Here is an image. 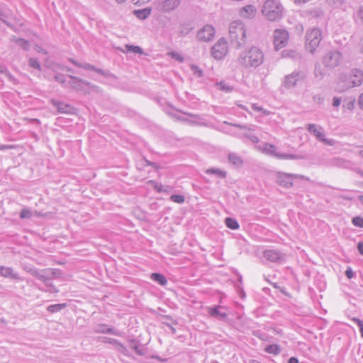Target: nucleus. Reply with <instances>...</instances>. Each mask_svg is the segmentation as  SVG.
<instances>
[{"label":"nucleus","instance_id":"1","mask_svg":"<svg viewBox=\"0 0 363 363\" xmlns=\"http://www.w3.org/2000/svg\"><path fill=\"white\" fill-rule=\"evenodd\" d=\"M263 60L264 55L262 50L257 47H252L249 50L240 53L238 62L244 68L257 67L263 62Z\"/></svg>","mask_w":363,"mask_h":363},{"label":"nucleus","instance_id":"2","mask_svg":"<svg viewBox=\"0 0 363 363\" xmlns=\"http://www.w3.org/2000/svg\"><path fill=\"white\" fill-rule=\"evenodd\" d=\"M229 35L231 43L240 48L246 43V29L242 22L234 21L229 26Z\"/></svg>","mask_w":363,"mask_h":363},{"label":"nucleus","instance_id":"3","mask_svg":"<svg viewBox=\"0 0 363 363\" xmlns=\"http://www.w3.org/2000/svg\"><path fill=\"white\" fill-rule=\"evenodd\" d=\"M261 12L267 20L274 21L281 18L283 7L278 0H266Z\"/></svg>","mask_w":363,"mask_h":363},{"label":"nucleus","instance_id":"4","mask_svg":"<svg viewBox=\"0 0 363 363\" xmlns=\"http://www.w3.org/2000/svg\"><path fill=\"white\" fill-rule=\"evenodd\" d=\"M322 40V31L320 28H313L308 30L306 35V48L313 54Z\"/></svg>","mask_w":363,"mask_h":363},{"label":"nucleus","instance_id":"5","mask_svg":"<svg viewBox=\"0 0 363 363\" xmlns=\"http://www.w3.org/2000/svg\"><path fill=\"white\" fill-rule=\"evenodd\" d=\"M295 179L308 180L306 177L301 174H289L282 172H276V182L279 186L286 189H289L293 186V180Z\"/></svg>","mask_w":363,"mask_h":363},{"label":"nucleus","instance_id":"6","mask_svg":"<svg viewBox=\"0 0 363 363\" xmlns=\"http://www.w3.org/2000/svg\"><path fill=\"white\" fill-rule=\"evenodd\" d=\"M307 74L303 70H294L292 73L286 75L282 80V86L286 89L294 87L298 82L306 79Z\"/></svg>","mask_w":363,"mask_h":363},{"label":"nucleus","instance_id":"7","mask_svg":"<svg viewBox=\"0 0 363 363\" xmlns=\"http://www.w3.org/2000/svg\"><path fill=\"white\" fill-rule=\"evenodd\" d=\"M306 129L311 134H313L316 138V139L320 142H322L324 144L330 146H333L335 144V140L328 139L325 137V135L323 131V128L321 126L313 123H309L307 125Z\"/></svg>","mask_w":363,"mask_h":363},{"label":"nucleus","instance_id":"8","mask_svg":"<svg viewBox=\"0 0 363 363\" xmlns=\"http://www.w3.org/2000/svg\"><path fill=\"white\" fill-rule=\"evenodd\" d=\"M181 0H157L155 9L162 13H170L177 9Z\"/></svg>","mask_w":363,"mask_h":363},{"label":"nucleus","instance_id":"9","mask_svg":"<svg viewBox=\"0 0 363 363\" xmlns=\"http://www.w3.org/2000/svg\"><path fill=\"white\" fill-rule=\"evenodd\" d=\"M69 77L71 79V81H69L67 84L70 87H72V89H74L75 90H77V91L83 90L84 86H86L89 88L92 89L95 91H99V87L98 86H96V85H94L86 80H84L81 78H79V77H74L72 75H69Z\"/></svg>","mask_w":363,"mask_h":363},{"label":"nucleus","instance_id":"10","mask_svg":"<svg viewBox=\"0 0 363 363\" xmlns=\"http://www.w3.org/2000/svg\"><path fill=\"white\" fill-rule=\"evenodd\" d=\"M342 59L339 51L332 50L327 52L323 58V63L325 67L333 68L337 67Z\"/></svg>","mask_w":363,"mask_h":363},{"label":"nucleus","instance_id":"11","mask_svg":"<svg viewBox=\"0 0 363 363\" xmlns=\"http://www.w3.org/2000/svg\"><path fill=\"white\" fill-rule=\"evenodd\" d=\"M227 52V42L223 38L219 39L211 48V55L217 60L223 58Z\"/></svg>","mask_w":363,"mask_h":363},{"label":"nucleus","instance_id":"12","mask_svg":"<svg viewBox=\"0 0 363 363\" xmlns=\"http://www.w3.org/2000/svg\"><path fill=\"white\" fill-rule=\"evenodd\" d=\"M274 45L277 50L284 47L289 39L288 32L285 30L277 29L274 33Z\"/></svg>","mask_w":363,"mask_h":363},{"label":"nucleus","instance_id":"13","mask_svg":"<svg viewBox=\"0 0 363 363\" xmlns=\"http://www.w3.org/2000/svg\"><path fill=\"white\" fill-rule=\"evenodd\" d=\"M215 35L214 28L211 25H206L197 33L198 40L203 42L211 41Z\"/></svg>","mask_w":363,"mask_h":363},{"label":"nucleus","instance_id":"14","mask_svg":"<svg viewBox=\"0 0 363 363\" xmlns=\"http://www.w3.org/2000/svg\"><path fill=\"white\" fill-rule=\"evenodd\" d=\"M263 257L269 262H277L284 258V254L279 250H266L263 252Z\"/></svg>","mask_w":363,"mask_h":363},{"label":"nucleus","instance_id":"15","mask_svg":"<svg viewBox=\"0 0 363 363\" xmlns=\"http://www.w3.org/2000/svg\"><path fill=\"white\" fill-rule=\"evenodd\" d=\"M25 269L32 276L36 277L38 280L43 283H48V277L46 274V269H38L33 267H26Z\"/></svg>","mask_w":363,"mask_h":363},{"label":"nucleus","instance_id":"16","mask_svg":"<svg viewBox=\"0 0 363 363\" xmlns=\"http://www.w3.org/2000/svg\"><path fill=\"white\" fill-rule=\"evenodd\" d=\"M349 80L352 86H360L363 82V72L358 69H352Z\"/></svg>","mask_w":363,"mask_h":363},{"label":"nucleus","instance_id":"17","mask_svg":"<svg viewBox=\"0 0 363 363\" xmlns=\"http://www.w3.org/2000/svg\"><path fill=\"white\" fill-rule=\"evenodd\" d=\"M50 102L60 113H72L74 111V108L72 106L63 102H60L55 99H52Z\"/></svg>","mask_w":363,"mask_h":363},{"label":"nucleus","instance_id":"18","mask_svg":"<svg viewBox=\"0 0 363 363\" xmlns=\"http://www.w3.org/2000/svg\"><path fill=\"white\" fill-rule=\"evenodd\" d=\"M94 331L96 333H108L116 336L121 335V333L118 330L114 329L113 328L108 327L106 324H99L96 325L94 328Z\"/></svg>","mask_w":363,"mask_h":363},{"label":"nucleus","instance_id":"19","mask_svg":"<svg viewBox=\"0 0 363 363\" xmlns=\"http://www.w3.org/2000/svg\"><path fill=\"white\" fill-rule=\"evenodd\" d=\"M220 308H223L221 306H216L214 307H208V312L212 316L220 320H223L227 318V313L222 312L220 311Z\"/></svg>","mask_w":363,"mask_h":363},{"label":"nucleus","instance_id":"20","mask_svg":"<svg viewBox=\"0 0 363 363\" xmlns=\"http://www.w3.org/2000/svg\"><path fill=\"white\" fill-rule=\"evenodd\" d=\"M0 277L18 280L20 277L11 267L0 266Z\"/></svg>","mask_w":363,"mask_h":363},{"label":"nucleus","instance_id":"21","mask_svg":"<svg viewBox=\"0 0 363 363\" xmlns=\"http://www.w3.org/2000/svg\"><path fill=\"white\" fill-rule=\"evenodd\" d=\"M129 347L133 349L137 354L142 356L145 354V350L140 345L139 342L135 340H130L128 341Z\"/></svg>","mask_w":363,"mask_h":363},{"label":"nucleus","instance_id":"22","mask_svg":"<svg viewBox=\"0 0 363 363\" xmlns=\"http://www.w3.org/2000/svg\"><path fill=\"white\" fill-rule=\"evenodd\" d=\"M264 152L271 156H274L279 159V155H281V153H279L277 152V148L274 145L266 143L264 149Z\"/></svg>","mask_w":363,"mask_h":363},{"label":"nucleus","instance_id":"23","mask_svg":"<svg viewBox=\"0 0 363 363\" xmlns=\"http://www.w3.org/2000/svg\"><path fill=\"white\" fill-rule=\"evenodd\" d=\"M46 275L48 277V281L57 279L62 276V272L57 269H46Z\"/></svg>","mask_w":363,"mask_h":363},{"label":"nucleus","instance_id":"24","mask_svg":"<svg viewBox=\"0 0 363 363\" xmlns=\"http://www.w3.org/2000/svg\"><path fill=\"white\" fill-rule=\"evenodd\" d=\"M255 8L252 5H247L243 7L240 12L243 17L250 18L255 15Z\"/></svg>","mask_w":363,"mask_h":363},{"label":"nucleus","instance_id":"25","mask_svg":"<svg viewBox=\"0 0 363 363\" xmlns=\"http://www.w3.org/2000/svg\"><path fill=\"white\" fill-rule=\"evenodd\" d=\"M125 50L120 49V50L124 53L131 52L140 54V55L143 54V49L140 47L137 46V45H125Z\"/></svg>","mask_w":363,"mask_h":363},{"label":"nucleus","instance_id":"26","mask_svg":"<svg viewBox=\"0 0 363 363\" xmlns=\"http://www.w3.org/2000/svg\"><path fill=\"white\" fill-rule=\"evenodd\" d=\"M151 279L160 284L161 286H165L167 284V280L164 275L160 273H152L150 276Z\"/></svg>","mask_w":363,"mask_h":363},{"label":"nucleus","instance_id":"27","mask_svg":"<svg viewBox=\"0 0 363 363\" xmlns=\"http://www.w3.org/2000/svg\"><path fill=\"white\" fill-rule=\"evenodd\" d=\"M151 13V10L150 9H144L140 10H135L134 14L135 16L141 20L146 19Z\"/></svg>","mask_w":363,"mask_h":363},{"label":"nucleus","instance_id":"28","mask_svg":"<svg viewBox=\"0 0 363 363\" xmlns=\"http://www.w3.org/2000/svg\"><path fill=\"white\" fill-rule=\"evenodd\" d=\"M194 26L191 23H182L179 26V33L182 36L187 35L194 30Z\"/></svg>","mask_w":363,"mask_h":363},{"label":"nucleus","instance_id":"29","mask_svg":"<svg viewBox=\"0 0 363 363\" xmlns=\"http://www.w3.org/2000/svg\"><path fill=\"white\" fill-rule=\"evenodd\" d=\"M282 56L284 57H291L294 60H300L301 55L296 50H285L282 52Z\"/></svg>","mask_w":363,"mask_h":363},{"label":"nucleus","instance_id":"30","mask_svg":"<svg viewBox=\"0 0 363 363\" xmlns=\"http://www.w3.org/2000/svg\"><path fill=\"white\" fill-rule=\"evenodd\" d=\"M12 40L16 42V43L22 48L24 50H28L30 48V44L28 40H26L23 38H16L15 36H13Z\"/></svg>","mask_w":363,"mask_h":363},{"label":"nucleus","instance_id":"31","mask_svg":"<svg viewBox=\"0 0 363 363\" xmlns=\"http://www.w3.org/2000/svg\"><path fill=\"white\" fill-rule=\"evenodd\" d=\"M225 224L228 228L232 230H237L239 228L240 226L238 221L235 219L230 217H227L225 219Z\"/></svg>","mask_w":363,"mask_h":363},{"label":"nucleus","instance_id":"32","mask_svg":"<svg viewBox=\"0 0 363 363\" xmlns=\"http://www.w3.org/2000/svg\"><path fill=\"white\" fill-rule=\"evenodd\" d=\"M66 306H67L66 303H57V304H53V305L49 306L47 308V310L49 312L53 313H57V312L62 311V309L65 308Z\"/></svg>","mask_w":363,"mask_h":363},{"label":"nucleus","instance_id":"33","mask_svg":"<svg viewBox=\"0 0 363 363\" xmlns=\"http://www.w3.org/2000/svg\"><path fill=\"white\" fill-rule=\"evenodd\" d=\"M206 172L207 174H216V175H217L218 177H219L220 178H225L226 177V172H224V171H222L221 169H219L210 168V169H208L206 171Z\"/></svg>","mask_w":363,"mask_h":363},{"label":"nucleus","instance_id":"34","mask_svg":"<svg viewBox=\"0 0 363 363\" xmlns=\"http://www.w3.org/2000/svg\"><path fill=\"white\" fill-rule=\"evenodd\" d=\"M305 157L302 155H293V154H281L279 155V159L281 160H302Z\"/></svg>","mask_w":363,"mask_h":363},{"label":"nucleus","instance_id":"35","mask_svg":"<svg viewBox=\"0 0 363 363\" xmlns=\"http://www.w3.org/2000/svg\"><path fill=\"white\" fill-rule=\"evenodd\" d=\"M330 163L333 166L345 167L347 161L340 157H334L330 160Z\"/></svg>","mask_w":363,"mask_h":363},{"label":"nucleus","instance_id":"36","mask_svg":"<svg viewBox=\"0 0 363 363\" xmlns=\"http://www.w3.org/2000/svg\"><path fill=\"white\" fill-rule=\"evenodd\" d=\"M229 161L235 165H240L242 163L241 158L234 153H230L228 155Z\"/></svg>","mask_w":363,"mask_h":363},{"label":"nucleus","instance_id":"37","mask_svg":"<svg viewBox=\"0 0 363 363\" xmlns=\"http://www.w3.org/2000/svg\"><path fill=\"white\" fill-rule=\"evenodd\" d=\"M116 350L125 356H130L128 349L119 341L115 345Z\"/></svg>","mask_w":363,"mask_h":363},{"label":"nucleus","instance_id":"38","mask_svg":"<svg viewBox=\"0 0 363 363\" xmlns=\"http://www.w3.org/2000/svg\"><path fill=\"white\" fill-rule=\"evenodd\" d=\"M268 353L278 354L280 352V348L277 345H270L266 348Z\"/></svg>","mask_w":363,"mask_h":363},{"label":"nucleus","instance_id":"39","mask_svg":"<svg viewBox=\"0 0 363 363\" xmlns=\"http://www.w3.org/2000/svg\"><path fill=\"white\" fill-rule=\"evenodd\" d=\"M28 65L34 69L40 70L41 69V65L39 62V61L35 58H30L28 60Z\"/></svg>","mask_w":363,"mask_h":363},{"label":"nucleus","instance_id":"40","mask_svg":"<svg viewBox=\"0 0 363 363\" xmlns=\"http://www.w3.org/2000/svg\"><path fill=\"white\" fill-rule=\"evenodd\" d=\"M216 85L219 87V89L225 92H230L233 90V87L227 84L224 82L217 83Z\"/></svg>","mask_w":363,"mask_h":363},{"label":"nucleus","instance_id":"41","mask_svg":"<svg viewBox=\"0 0 363 363\" xmlns=\"http://www.w3.org/2000/svg\"><path fill=\"white\" fill-rule=\"evenodd\" d=\"M170 200L177 203H183L184 202V196L179 194H174L170 196Z\"/></svg>","mask_w":363,"mask_h":363},{"label":"nucleus","instance_id":"42","mask_svg":"<svg viewBox=\"0 0 363 363\" xmlns=\"http://www.w3.org/2000/svg\"><path fill=\"white\" fill-rule=\"evenodd\" d=\"M191 70L197 77H201L203 76V71L197 65H191Z\"/></svg>","mask_w":363,"mask_h":363},{"label":"nucleus","instance_id":"43","mask_svg":"<svg viewBox=\"0 0 363 363\" xmlns=\"http://www.w3.org/2000/svg\"><path fill=\"white\" fill-rule=\"evenodd\" d=\"M352 223L354 226L363 228V218L360 216L354 217Z\"/></svg>","mask_w":363,"mask_h":363},{"label":"nucleus","instance_id":"44","mask_svg":"<svg viewBox=\"0 0 363 363\" xmlns=\"http://www.w3.org/2000/svg\"><path fill=\"white\" fill-rule=\"evenodd\" d=\"M314 75L316 78H318L319 79H321L323 77L324 73L323 72L320 65L315 66Z\"/></svg>","mask_w":363,"mask_h":363},{"label":"nucleus","instance_id":"45","mask_svg":"<svg viewBox=\"0 0 363 363\" xmlns=\"http://www.w3.org/2000/svg\"><path fill=\"white\" fill-rule=\"evenodd\" d=\"M327 3L333 7H338L344 3V0H326Z\"/></svg>","mask_w":363,"mask_h":363},{"label":"nucleus","instance_id":"46","mask_svg":"<svg viewBox=\"0 0 363 363\" xmlns=\"http://www.w3.org/2000/svg\"><path fill=\"white\" fill-rule=\"evenodd\" d=\"M32 216V213L28 209H23L20 213L21 218H30Z\"/></svg>","mask_w":363,"mask_h":363},{"label":"nucleus","instance_id":"47","mask_svg":"<svg viewBox=\"0 0 363 363\" xmlns=\"http://www.w3.org/2000/svg\"><path fill=\"white\" fill-rule=\"evenodd\" d=\"M171 116L173 118H175L177 120L182 121V122H185V123H189V124H194L195 123L194 121H191L189 119H187L186 118H184L182 116H179L174 115V114H171Z\"/></svg>","mask_w":363,"mask_h":363},{"label":"nucleus","instance_id":"48","mask_svg":"<svg viewBox=\"0 0 363 363\" xmlns=\"http://www.w3.org/2000/svg\"><path fill=\"white\" fill-rule=\"evenodd\" d=\"M118 341V340L111 338V337H102L103 342L108 343V344L113 345V346H115L117 344Z\"/></svg>","mask_w":363,"mask_h":363},{"label":"nucleus","instance_id":"49","mask_svg":"<svg viewBox=\"0 0 363 363\" xmlns=\"http://www.w3.org/2000/svg\"><path fill=\"white\" fill-rule=\"evenodd\" d=\"M55 79L60 84H65L66 82V76L62 74H58L55 76Z\"/></svg>","mask_w":363,"mask_h":363},{"label":"nucleus","instance_id":"50","mask_svg":"<svg viewBox=\"0 0 363 363\" xmlns=\"http://www.w3.org/2000/svg\"><path fill=\"white\" fill-rule=\"evenodd\" d=\"M45 285L49 288L48 291L52 293H57L59 290L56 288L55 285H53L50 281H48V283H44Z\"/></svg>","mask_w":363,"mask_h":363},{"label":"nucleus","instance_id":"51","mask_svg":"<svg viewBox=\"0 0 363 363\" xmlns=\"http://www.w3.org/2000/svg\"><path fill=\"white\" fill-rule=\"evenodd\" d=\"M8 17V15L4 13L1 9H0V20L4 22L5 24H6L8 26L11 27V25L9 23V22L6 20V18Z\"/></svg>","mask_w":363,"mask_h":363},{"label":"nucleus","instance_id":"52","mask_svg":"<svg viewBox=\"0 0 363 363\" xmlns=\"http://www.w3.org/2000/svg\"><path fill=\"white\" fill-rule=\"evenodd\" d=\"M354 104H355V99H352L350 101H348L347 103L346 104H343V108H347L348 110H353L354 107Z\"/></svg>","mask_w":363,"mask_h":363},{"label":"nucleus","instance_id":"53","mask_svg":"<svg viewBox=\"0 0 363 363\" xmlns=\"http://www.w3.org/2000/svg\"><path fill=\"white\" fill-rule=\"evenodd\" d=\"M149 182H150V183H151V184H154V185H155V189L158 192H162V191H164V189H163V186H162V184L157 183V182H156L155 181H154V180H150V181H149Z\"/></svg>","mask_w":363,"mask_h":363},{"label":"nucleus","instance_id":"54","mask_svg":"<svg viewBox=\"0 0 363 363\" xmlns=\"http://www.w3.org/2000/svg\"><path fill=\"white\" fill-rule=\"evenodd\" d=\"M244 136L250 140L253 143H257L259 142L258 138L254 135L245 134Z\"/></svg>","mask_w":363,"mask_h":363},{"label":"nucleus","instance_id":"55","mask_svg":"<svg viewBox=\"0 0 363 363\" xmlns=\"http://www.w3.org/2000/svg\"><path fill=\"white\" fill-rule=\"evenodd\" d=\"M341 98L340 97H334L333 99V106L335 108L338 107L341 104Z\"/></svg>","mask_w":363,"mask_h":363},{"label":"nucleus","instance_id":"56","mask_svg":"<svg viewBox=\"0 0 363 363\" xmlns=\"http://www.w3.org/2000/svg\"><path fill=\"white\" fill-rule=\"evenodd\" d=\"M82 68L84 69H89V70H94L95 69V67L91 65L90 64H88V63H84V64H82Z\"/></svg>","mask_w":363,"mask_h":363},{"label":"nucleus","instance_id":"57","mask_svg":"<svg viewBox=\"0 0 363 363\" xmlns=\"http://www.w3.org/2000/svg\"><path fill=\"white\" fill-rule=\"evenodd\" d=\"M230 125H233V126H235V127H238V128H239L240 129L253 130V129L251 127H248V126H246V125H238V124H233V123H230Z\"/></svg>","mask_w":363,"mask_h":363},{"label":"nucleus","instance_id":"58","mask_svg":"<svg viewBox=\"0 0 363 363\" xmlns=\"http://www.w3.org/2000/svg\"><path fill=\"white\" fill-rule=\"evenodd\" d=\"M345 275L348 279H352L354 277V272L351 268H347L345 271Z\"/></svg>","mask_w":363,"mask_h":363},{"label":"nucleus","instance_id":"59","mask_svg":"<svg viewBox=\"0 0 363 363\" xmlns=\"http://www.w3.org/2000/svg\"><path fill=\"white\" fill-rule=\"evenodd\" d=\"M358 105L361 109L363 110V93L361 94L358 99Z\"/></svg>","mask_w":363,"mask_h":363},{"label":"nucleus","instance_id":"60","mask_svg":"<svg viewBox=\"0 0 363 363\" xmlns=\"http://www.w3.org/2000/svg\"><path fill=\"white\" fill-rule=\"evenodd\" d=\"M313 101L321 104L323 102V99L320 96H314Z\"/></svg>","mask_w":363,"mask_h":363},{"label":"nucleus","instance_id":"61","mask_svg":"<svg viewBox=\"0 0 363 363\" xmlns=\"http://www.w3.org/2000/svg\"><path fill=\"white\" fill-rule=\"evenodd\" d=\"M357 247V250H358L359 252L362 255H363V242H358Z\"/></svg>","mask_w":363,"mask_h":363},{"label":"nucleus","instance_id":"62","mask_svg":"<svg viewBox=\"0 0 363 363\" xmlns=\"http://www.w3.org/2000/svg\"><path fill=\"white\" fill-rule=\"evenodd\" d=\"M357 16L363 23V8H360L359 9V11L357 12Z\"/></svg>","mask_w":363,"mask_h":363},{"label":"nucleus","instance_id":"63","mask_svg":"<svg viewBox=\"0 0 363 363\" xmlns=\"http://www.w3.org/2000/svg\"><path fill=\"white\" fill-rule=\"evenodd\" d=\"M357 324L359 328L361 335L363 337V321L360 320Z\"/></svg>","mask_w":363,"mask_h":363},{"label":"nucleus","instance_id":"64","mask_svg":"<svg viewBox=\"0 0 363 363\" xmlns=\"http://www.w3.org/2000/svg\"><path fill=\"white\" fill-rule=\"evenodd\" d=\"M288 363H298V359L296 357H291L288 360Z\"/></svg>","mask_w":363,"mask_h":363}]
</instances>
